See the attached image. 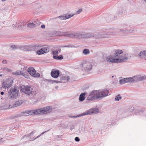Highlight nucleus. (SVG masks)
<instances>
[{
	"instance_id": "obj_31",
	"label": "nucleus",
	"mask_w": 146,
	"mask_h": 146,
	"mask_svg": "<svg viewBox=\"0 0 146 146\" xmlns=\"http://www.w3.org/2000/svg\"><path fill=\"white\" fill-rule=\"evenodd\" d=\"M90 51L88 49H85L83 50V53L84 54L87 55L90 53Z\"/></svg>"
},
{
	"instance_id": "obj_19",
	"label": "nucleus",
	"mask_w": 146,
	"mask_h": 146,
	"mask_svg": "<svg viewBox=\"0 0 146 146\" xmlns=\"http://www.w3.org/2000/svg\"><path fill=\"white\" fill-rule=\"evenodd\" d=\"M133 31V30L132 29H129V30L127 29L124 30L123 29H121L120 30V31L121 32L125 34L126 33L128 32H129L130 33H132Z\"/></svg>"
},
{
	"instance_id": "obj_56",
	"label": "nucleus",
	"mask_w": 146,
	"mask_h": 146,
	"mask_svg": "<svg viewBox=\"0 0 146 146\" xmlns=\"http://www.w3.org/2000/svg\"><path fill=\"white\" fill-rule=\"evenodd\" d=\"M116 19H117L116 17H114V20H116Z\"/></svg>"
},
{
	"instance_id": "obj_4",
	"label": "nucleus",
	"mask_w": 146,
	"mask_h": 146,
	"mask_svg": "<svg viewBox=\"0 0 146 146\" xmlns=\"http://www.w3.org/2000/svg\"><path fill=\"white\" fill-rule=\"evenodd\" d=\"M99 90H94L90 93L86 100V101H92L100 99Z\"/></svg>"
},
{
	"instance_id": "obj_12",
	"label": "nucleus",
	"mask_w": 146,
	"mask_h": 146,
	"mask_svg": "<svg viewBox=\"0 0 146 146\" xmlns=\"http://www.w3.org/2000/svg\"><path fill=\"white\" fill-rule=\"evenodd\" d=\"M82 66L84 71L87 72L89 71L92 68V64L88 61H86L82 64Z\"/></svg>"
},
{
	"instance_id": "obj_11",
	"label": "nucleus",
	"mask_w": 146,
	"mask_h": 146,
	"mask_svg": "<svg viewBox=\"0 0 146 146\" xmlns=\"http://www.w3.org/2000/svg\"><path fill=\"white\" fill-rule=\"evenodd\" d=\"M27 72L32 76L35 78H39L40 76V74L36 73L35 69L33 67L29 68L27 69Z\"/></svg>"
},
{
	"instance_id": "obj_18",
	"label": "nucleus",
	"mask_w": 146,
	"mask_h": 146,
	"mask_svg": "<svg viewBox=\"0 0 146 146\" xmlns=\"http://www.w3.org/2000/svg\"><path fill=\"white\" fill-rule=\"evenodd\" d=\"M86 93L85 92L81 93L80 95L79 100L80 102H82L84 101L85 99V96Z\"/></svg>"
},
{
	"instance_id": "obj_16",
	"label": "nucleus",
	"mask_w": 146,
	"mask_h": 146,
	"mask_svg": "<svg viewBox=\"0 0 146 146\" xmlns=\"http://www.w3.org/2000/svg\"><path fill=\"white\" fill-rule=\"evenodd\" d=\"M74 15V14H72V15L70 14L69 15H67L66 14H64L60 16H59L58 17H56L55 18V19L59 18L60 19L63 20H64L67 19H69L71 17H73Z\"/></svg>"
},
{
	"instance_id": "obj_26",
	"label": "nucleus",
	"mask_w": 146,
	"mask_h": 146,
	"mask_svg": "<svg viewBox=\"0 0 146 146\" xmlns=\"http://www.w3.org/2000/svg\"><path fill=\"white\" fill-rule=\"evenodd\" d=\"M121 99L122 97L120 96V94H118L115 96L114 100L115 101H118Z\"/></svg>"
},
{
	"instance_id": "obj_24",
	"label": "nucleus",
	"mask_w": 146,
	"mask_h": 146,
	"mask_svg": "<svg viewBox=\"0 0 146 146\" xmlns=\"http://www.w3.org/2000/svg\"><path fill=\"white\" fill-rule=\"evenodd\" d=\"M60 79L62 80H66L67 81H68L70 79V77L68 76H62L61 77Z\"/></svg>"
},
{
	"instance_id": "obj_25",
	"label": "nucleus",
	"mask_w": 146,
	"mask_h": 146,
	"mask_svg": "<svg viewBox=\"0 0 146 146\" xmlns=\"http://www.w3.org/2000/svg\"><path fill=\"white\" fill-rule=\"evenodd\" d=\"M126 78V80L127 83H132V82H133V77L129 78Z\"/></svg>"
},
{
	"instance_id": "obj_13",
	"label": "nucleus",
	"mask_w": 146,
	"mask_h": 146,
	"mask_svg": "<svg viewBox=\"0 0 146 146\" xmlns=\"http://www.w3.org/2000/svg\"><path fill=\"white\" fill-rule=\"evenodd\" d=\"M100 92V98L102 99L108 95L109 91L107 89H104L102 90H99Z\"/></svg>"
},
{
	"instance_id": "obj_36",
	"label": "nucleus",
	"mask_w": 146,
	"mask_h": 146,
	"mask_svg": "<svg viewBox=\"0 0 146 146\" xmlns=\"http://www.w3.org/2000/svg\"><path fill=\"white\" fill-rule=\"evenodd\" d=\"M48 131V130L47 131H44V132H43L42 133L40 134L38 136H37L36 137L34 138L32 140L33 141V140H35V139H37V138H38V137H39L41 135H42L44 133H45L46 132H47Z\"/></svg>"
},
{
	"instance_id": "obj_6",
	"label": "nucleus",
	"mask_w": 146,
	"mask_h": 146,
	"mask_svg": "<svg viewBox=\"0 0 146 146\" xmlns=\"http://www.w3.org/2000/svg\"><path fill=\"white\" fill-rule=\"evenodd\" d=\"M140 112V111H136L134 107L129 106L124 109L122 114L124 117H126L130 115H134V113H137Z\"/></svg>"
},
{
	"instance_id": "obj_39",
	"label": "nucleus",
	"mask_w": 146,
	"mask_h": 146,
	"mask_svg": "<svg viewBox=\"0 0 146 146\" xmlns=\"http://www.w3.org/2000/svg\"><path fill=\"white\" fill-rule=\"evenodd\" d=\"M5 138H2L0 139V143H2L4 141H5Z\"/></svg>"
},
{
	"instance_id": "obj_46",
	"label": "nucleus",
	"mask_w": 146,
	"mask_h": 146,
	"mask_svg": "<svg viewBox=\"0 0 146 146\" xmlns=\"http://www.w3.org/2000/svg\"><path fill=\"white\" fill-rule=\"evenodd\" d=\"M54 82H56L57 83H62V82H61V81L54 80Z\"/></svg>"
},
{
	"instance_id": "obj_32",
	"label": "nucleus",
	"mask_w": 146,
	"mask_h": 146,
	"mask_svg": "<svg viewBox=\"0 0 146 146\" xmlns=\"http://www.w3.org/2000/svg\"><path fill=\"white\" fill-rule=\"evenodd\" d=\"M53 54V58H54V56H56L58 54V52L57 50H55L53 51L52 52Z\"/></svg>"
},
{
	"instance_id": "obj_41",
	"label": "nucleus",
	"mask_w": 146,
	"mask_h": 146,
	"mask_svg": "<svg viewBox=\"0 0 146 146\" xmlns=\"http://www.w3.org/2000/svg\"><path fill=\"white\" fill-rule=\"evenodd\" d=\"M11 47L13 50H15L17 48V46L15 45H11Z\"/></svg>"
},
{
	"instance_id": "obj_22",
	"label": "nucleus",
	"mask_w": 146,
	"mask_h": 146,
	"mask_svg": "<svg viewBox=\"0 0 146 146\" xmlns=\"http://www.w3.org/2000/svg\"><path fill=\"white\" fill-rule=\"evenodd\" d=\"M63 58V56L62 55H60L59 56L57 55L56 56H54V59L56 60H61Z\"/></svg>"
},
{
	"instance_id": "obj_51",
	"label": "nucleus",
	"mask_w": 146,
	"mask_h": 146,
	"mask_svg": "<svg viewBox=\"0 0 146 146\" xmlns=\"http://www.w3.org/2000/svg\"><path fill=\"white\" fill-rule=\"evenodd\" d=\"M74 128V126H72L70 127V130L72 131L73 129Z\"/></svg>"
},
{
	"instance_id": "obj_2",
	"label": "nucleus",
	"mask_w": 146,
	"mask_h": 146,
	"mask_svg": "<svg viewBox=\"0 0 146 146\" xmlns=\"http://www.w3.org/2000/svg\"><path fill=\"white\" fill-rule=\"evenodd\" d=\"M52 110L51 107L47 106L35 110H29L28 114L31 115L46 114L50 113Z\"/></svg>"
},
{
	"instance_id": "obj_8",
	"label": "nucleus",
	"mask_w": 146,
	"mask_h": 146,
	"mask_svg": "<svg viewBox=\"0 0 146 146\" xmlns=\"http://www.w3.org/2000/svg\"><path fill=\"white\" fill-rule=\"evenodd\" d=\"M14 79L9 77L5 81H4L2 84V87L4 89L9 88L12 86L13 83Z\"/></svg>"
},
{
	"instance_id": "obj_50",
	"label": "nucleus",
	"mask_w": 146,
	"mask_h": 146,
	"mask_svg": "<svg viewBox=\"0 0 146 146\" xmlns=\"http://www.w3.org/2000/svg\"><path fill=\"white\" fill-rule=\"evenodd\" d=\"M41 27L42 29H44L45 27V26L44 25H41Z\"/></svg>"
},
{
	"instance_id": "obj_55",
	"label": "nucleus",
	"mask_w": 146,
	"mask_h": 146,
	"mask_svg": "<svg viewBox=\"0 0 146 146\" xmlns=\"http://www.w3.org/2000/svg\"><path fill=\"white\" fill-rule=\"evenodd\" d=\"M58 51L60 52H61V49H58Z\"/></svg>"
},
{
	"instance_id": "obj_28",
	"label": "nucleus",
	"mask_w": 146,
	"mask_h": 146,
	"mask_svg": "<svg viewBox=\"0 0 146 146\" xmlns=\"http://www.w3.org/2000/svg\"><path fill=\"white\" fill-rule=\"evenodd\" d=\"M22 71H17L16 72H13L12 73V74L14 75H15L16 76H18V75H22Z\"/></svg>"
},
{
	"instance_id": "obj_44",
	"label": "nucleus",
	"mask_w": 146,
	"mask_h": 146,
	"mask_svg": "<svg viewBox=\"0 0 146 146\" xmlns=\"http://www.w3.org/2000/svg\"><path fill=\"white\" fill-rule=\"evenodd\" d=\"M2 63L4 64H5L7 63V62L6 60H3L2 62Z\"/></svg>"
},
{
	"instance_id": "obj_37",
	"label": "nucleus",
	"mask_w": 146,
	"mask_h": 146,
	"mask_svg": "<svg viewBox=\"0 0 146 146\" xmlns=\"http://www.w3.org/2000/svg\"><path fill=\"white\" fill-rule=\"evenodd\" d=\"M82 9H80L79 10H78L76 12V13L75 14L76 15H77L79 14L82 11ZM75 15V14H74Z\"/></svg>"
},
{
	"instance_id": "obj_59",
	"label": "nucleus",
	"mask_w": 146,
	"mask_h": 146,
	"mask_svg": "<svg viewBox=\"0 0 146 146\" xmlns=\"http://www.w3.org/2000/svg\"><path fill=\"white\" fill-rule=\"evenodd\" d=\"M146 2V0H144Z\"/></svg>"
},
{
	"instance_id": "obj_29",
	"label": "nucleus",
	"mask_w": 146,
	"mask_h": 146,
	"mask_svg": "<svg viewBox=\"0 0 146 146\" xmlns=\"http://www.w3.org/2000/svg\"><path fill=\"white\" fill-rule=\"evenodd\" d=\"M27 27L29 28H32L35 27V25L33 23H30L27 24Z\"/></svg>"
},
{
	"instance_id": "obj_7",
	"label": "nucleus",
	"mask_w": 146,
	"mask_h": 146,
	"mask_svg": "<svg viewBox=\"0 0 146 146\" xmlns=\"http://www.w3.org/2000/svg\"><path fill=\"white\" fill-rule=\"evenodd\" d=\"M19 90H17L16 87H14V88H11L8 92L9 95V98L13 100L16 99L18 96Z\"/></svg>"
},
{
	"instance_id": "obj_17",
	"label": "nucleus",
	"mask_w": 146,
	"mask_h": 146,
	"mask_svg": "<svg viewBox=\"0 0 146 146\" xmlns=\"http://www.w3.org/2000/svg\"><path fill=\"white\" fill-rule=\"evenodd\" d=\"M133 82H139L143 80L146 78V76H135L133 77Z\"/></svg>"
},
{
	"instance_id": "obj_1",
	"label": "nucleus",
	"mask_w": 146,
	"mask_h": 146,
	"mask_svg": "<svg viewBox=\"0 0 146 146\" xmlns=\"http://www.w3.org/2000/svg\"><path fill=\"white\" fill-rule=\"evenodd\" d=\"M105 33V32L102 31L97 35L94 34V35L90 33H86L82 31L74 33L66 32L63 33V35L70 38H76L79 39L90 38L92 36L94 37V38L96 39H99L106 37Z\"/></svg>"
},
{
	"instance_id": "obj_30",
	"label": "nucleus",
	"mask_w": 146,
	"mask_h": 146,
	"mask_svg": "<svg viewBox=\"0 0 146 146\" xmlns=\"http://www.w3.org/2000/svg\"><path fill=\"white\" fill-rule=\"evenodd\" d=\"M24 113H23V111L21 112V113L17 115L16 116L13 117V118H15L17 117H21L23 116Z\"/></svg>"
},
{
	"instance_id": "obj_20",
	"label": "nucleus",
	"mask_w": 146,
	"mask_h": 146,
	"mask_svg": "<svg viewBox=\"0 0 146 146\" xmlns=\"http://www.w3.org/2000/svg\"><path fill=\"white\" fill-rule=\"evenodd\" d=\"M117 120L115 118H113L111 120V124H107L108 125H114L115 124H117Z\"/></svg>"
},
{
	"instance_id": "obj_52",
	"label": "nucleus",
	"mask_w": 146,
	"mask_h": 146,
	"mask_svg": "<svg viewBox=\"0 0 146 146\" xmlns=\"http://www.w3.org/2000/svg\"><path fill=\"white\" fill-rule=\"evenodd\" d=\"M7 68V67H3V68H2V69H3V70H6V68Z\"/></svg>"
},
{
	"instance_id": "obj_42",
	"label": "nucleus",
	"mask_w": 146,
	"mask_h": 146,
	"mask_svg": "<svg viewBox=\"0 0 146 146\" xmlns=\"http://www.w3.org/2000/svg\"><path fill=\"white\" fill-rule=\"evenodd\" d=\"M75 140L76 142H78L80 141V139L78 137H76L74 139Z\"/></svg>"
},
{
	"instance_id": "obj_49",
	"label": "nucleus",
	"mask_w": 146,
	"mask_h": 146,
	"mask_svg": "<svg viewBox=\"0 0 146 146\" xmlns=\"http://www.w3.org/2000/svg\"><path fill=\"white\" fill-rule=\"evenodd\" d=\"M6 71H7L8 72H10L12 71V70L11 69L8 68H6Z\"/></svg>"
},
{
	"instance_id": "obj_48",
	"label": "nucleus",
	"mask_w": 146,
	"mask_h": 146,
	"mask_svg": "<svg viewBox=\"0 0 146 146\" xmlns=\"http://www.w3.org/2000/svg\"><path fill=\"white\" fill-rule=\"evenodd\" d=\"M23 111V113H24V114L26 113V114H28L29 110L24 111Z\"/></svg>"
},
{
	"instance_id": "obj_58",
	"label": "nucleus",
	"mask_w": 146,
	"mask_h": 146,
	"mask_svg": "<svg viewBox=\"0 0 146 146\" xmlns=\"http://www.w3.org/2000/svg\"><path fill=\"white\" fill-rule=\"evenodd\" d=\"M1 0L2 1H6V0Z\"/></svg>"
},
{
	"instance_id": "obj_21",
	"label": "nucleus",
	"mask_w": 146,
	"mask_h": 146,
	"mask_svg": "<svg viewBox=\"0 0 146 146\" xmlns=\"http://www.w3.org/2000/svg\"><path fill=\"white\" fill-rule=\"evenodd\" d=\"M123 52V51L121 50H117L115 51L114 54L116 56H118L119 54H121Z\"/></svg>"
},
{
	"instance_id": "obj_3",
	"label": "nucleus",
	"mask_w": 146,
	"mask_h": 146,
	"mask_svg": "<svg viewBox=\"0 0 146 146\" xmlns=\"http://www.w3.org/2000/svg\"><path fill=\"white\" fill-rule=\"evenodd\" d=\"M99 112V110L98 108H92L81 114L76 116H69V117L75 118L86 115L96 114L98 113Z\"/></svg>"
},
{
	"instance_id": "obj_43",
	"label": "nucleus",
	"mask_w": 146,
	"mask_h": 146,
	"mask_svg": "<svg viewBox=\"0 0 146 146\" xmlns=\"http://www.w3.org/2000/svg\"><path fill=\"white\" fill-rule=\"evenodd\" d=\"M35 132L34 131H32L29 134V136L30 138H31V135H33Z\"/></svg>"
},
{
	"instance_id": "obj_53",
	"label": "nucleus",
	"mask_w": 146,
	"mask_h": 146,
	"mask_svg": "<svg viewBox=\"0 0 146 146\" xmlns=\"http://www.w3.org/2000/svg\"><path fill=\"white\" fill-rule=\"evenodd\" d=\"M1 95H3L4 94V92H1Z\"/></svg>"
},
{
	"instance_id": "obj_5",
	"label": "nucleus",
	"mask_w": 146,
	"mask_h": 146,
	"mask_svg": "<svg viewBox=\"0 0 146 146\" xmlns=\"http://www.w3.org/2000/svg\"><path fill=\"white\" fill-rule=\"evenodd\" d=\"M128 58L126 57H123L121 56H119L117 58H115L114 56H110L106 59V60L108 62L114 63H121L127 59Z\"/></svg>"
},
{
	"instance_id": "obj_47",
	"label": "nucleus",
	"mask_w": 146,
	"mask_h": 146,
	"mask_svg": "<svg viewBox=\"0 0 146 146\" xmlns=\"http://www.w3.org/2000/svg\"><path fill=\"white\" fill-rule=\"evenodd\" d=\"M143 58H144L145 60H146V50H145L144 55Z\"/></svg>"
},
{
	"instance_id": "obj_40",
	"label": "nucleus",
	"mask_w": 146,
	"mask_h": 146,
	"mask_svg": "<svg viewBox=\"0 0 146 146\" xmlns=\"http://www.w3.org/2000/svg\"><path fill=\"white\" fill-rule=\"evenodd\" d=\"M64 47H73V45H67L64 46Z\"/></svg>"
},
{
	"instance_id": "obj_45",
	"label": "nucleus",
	"mask_w": 146,
	"mask_h": 146,
	"mask_svg": "<svg viewBox=\"0 0 146 146\" xmlns=\"http://www.w3.org/2000/svg\"><path fill=\"white\" fill-rule=\"evenodd\" d=\"M25 137H29V134L27 135H25L24 136H23L22 137L21 139H24Z\"/></svg>"
},
{
	"instance_id": "obj_57",
	"label": "nucleus",
	"mask_w": 146,
	"mask_h": 146,
	"mask_svg": "<svg viewBox=\"0 0 146 146\" xmlns=\"http://www.w3.org/2000/svg\"><path fill=\"white\" fill-rule=\"evenodd\" d=\"M2 76H3V75L2 74H0V76L1 77H2Z\"/></svg>"
},
{
	"instance_id": "obj_14",
	"label": "nucleus",
	"mask_w": 146,
	"mask_h": 146,
	"mask_svg": "<svg viewBox=\"0 0 146 146\" xmlns=\"http://www.w3.org/2000/svg\"><path fill=\"white\" fill-rule=\"evenodd\" d=\"M49 51V49L48 47H42L40 49L36 51V53L38 55H40L44 53H46Z\"/></svg>"
},
{
	"instance_id": "obj_38",
	"label": "nucleus",
	"mask_w": 146,
	"mask_h": 146,
	"mask_svg": "<svg viewBox=\"0 0 146 146\" xmlns=\"http://www.w3.org/2000/svg\"><path fill=\"white\" fill-rule=\"evenodd\" d=\"M46 80L50 84H52L54 83V80H51L50 79H47Z\"/></svg>"
},
{
	"instance_id": "obj_54",
	"label": "nucleus",
	"mask_w": 146,
	"mask_h": 146,
	"mask_svg": "<svg viewBox=\"0 0 146 146\" xmlns=\"http://www.w3.org/2000/svg\"><path fill=\"white\" fill-rule=\"evenodd\" d=\"M58 88V87L57 86H56L55 87V88L57 89Z\"/></svg>"
},
{
	"instance_id": "obj_34",
	"label": "nucleus",
	"mask_w": 146,
	"mask_h": 146,
	"mask_svg": "<svg viewBox=\"0 0 146 146\" xmlns=\"http://www.w3.org/2000/svg\"><path fill=\"white\" fill-rule=\"evenodd\" d=\"M144 53L145 50L141 51L138 54V56H143V57L144 55Z\"/></svg>"
},
{
	"instance_id": "obj_27",
	"label": "nucleus",
	"mask_w": 146,
	"mask_h": 146,
	"mask_svg": "<svg viewBox=\"0 0 146 146\" xmlns=\"http://www.w3.org/2000/svg\"><path fill=\"white\" fill-rule=\"evenodd\" d=\"M126 78L121 79L119 80V82L120 84H123L127 83Z\"/></svg>"
},
{
	"instance_id": "obj_23",
	"label": "nucleus",
	"mask_w": 146,
	"mask_h": 146,
	"mask_svg": "<svg viewBox=\"0 0 146 146\" xmlns=\"http://www.w3.org/2000/svg\"><path fill=\"white\" fill-rule=\"evenodd\" d=\"M23 103L22 101L20 100L16 102L15 104V107H18L21 105Z\"/></svg>"
},
{
	"instance_id": "obj_15",
	"label": "nucleus",
	"mask_w": 146,
	"mask_h": 146,
	"mask_svg": "<svg viewBox=\"0 0 146 146\" xmlns=\"http://www.w3.org/2000/svg\"><path fill=\"white\" fill-rule=\"evenodd\" d=\"M60 74V72L58 70L52 69L50 73L51 76L54 78H58Z\"/></svg>"
},
{
	"instance_id": "obj_10",
	"label": "nucleus",
	"mask_w": 146,
	"mask_h": 146,
	"mask_svg": "<svg viewBox=\"0 0 146 146\" xmlns=\"http://www.w3.org/2000/svg\"><path fill=\"white\" fill-rule=\"evenodd\" d=\"M39 45H25L21 47V49L24 51H35L38 48Z\"/></svg>"
},
{
	"instance_id": "obj_35",
	"label": "nucleus",
	"mask_w": 146,
	"mask_h": 146,
	"mask_svg": "<svg viewBox=\"0 0 146 146\" xmlns=\"http://www.w3.org/2000/svg\"><path fill=\"white\" fill-rule=\"evenodd\" d=\"M21 75L25 77L26 78H29V76L28 75V74L27 73H24L23 72H22Z\"/></svg>"
},
{
	"instance_id": "obj_33",
	"label": "nucleus",
	"mask_w": 146,
	"mask_h": 146,
	"mask_svg": "<svg viewBox=\"0 0 146 146\" xmlns=\"http://www.w3.org/2000/svg\"><path fill=\"white\" fill-rule=\"evenodd\" d=\"M144 53L145 50L141 51L138 54V56H143V57L144 55Z\"/></svg>"
},
{
	"instance_id": "obj_9",
	"label": "nucleus",
	"mask_w": 146,
	"mask_h": 146,
	"mask_svg": "<svg viewBox=\"0 0 146 146\" xmlns=\"http://www.w3.org/2000/svg\"><path fill=\"white\" fill-rule=\"evenodd\" d=\"M33 89L30 86L28 85H23L21 87L20 90L23 92L28 95L32 94L33 91H32Z\"/></svg>"
}]
</instances>
